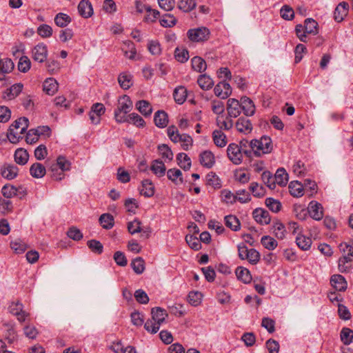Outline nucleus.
<instances>
[{
    "mask_svg": "<svg viewBox=\"0 0 353 353\" xmlns=\"http://www.w3.org/2000/svg\"><path fill=\"white\" fill-rule=\"evenodd\" d=\"M71 163L63 156L57 157V163L50 166L51 177L55 181H61L65 177L64 172L70 169Z\"/></svg>",
    "mask_w": 353,
    "mask_h": 353,
    "instance_id": "2",
    "label": "nucleus"
},
{
    "mask_svg": "<svg viewBox=\"0 0 353 353\" xmlns=\"http://www.w3.org/2000/svg\"><path fill=\"white\" fill-rule=\"evenodd\" d=\"M272 232L274 234L277 239H283L285 236V226L281 222H276L272 226Z\"/></svg>",
    "mask_w": 353,
    "mask_h": 353,
    "instance_id": "54",
    "label": "nucleus"
},
{
    "mask_svg": "<svg viewBox=\"0 0 353 353\" xmlns=\"http://www.w3.org/2000/svg\"><path fill=\"white\" fill-rule=\"evenodd\" d=\"M227 154L228 158L233 163L239 165L242 162V150L239 148V145L236 143H230L228 147Z\"/></svg>",
    "mask_w": 353,
    "mask_h": 353,
    "instance_id": "7",
    "label": "nucleus"
},
{
    "mask_svg": "<svg viewBox=\"0 0 353 353\" xmlns=\"http://www.w3.org/2000/svg\"><path fill=\"white\" fill-rule=\"evenodd\" d=\"M1 175L8 180H12L18 175L19 168L14 164L5 163L1 168Z\"/></svg>",
    "mask_w": 353,
    "mask_h": 353,
    "instance_id": "13",
    "label": "nucleus"
},
{
    "mask_svg": "<svg viewBox=\"0 0 353 353\" xmlns=\"http://www.w3.org/2000/svg\"><path fill=\"white\" fill-rule=\"evenodd\" d=\"M236 128L239 132L244 133L245 134L250 133L252 130V125L250 121L243 117L239 118L236 121Z\"/></svg>",
    "mask_w": 353,
    "mask_h": 353,
    "instance_id": "19",
    "label": "nucleus"
},
{
    "mask_svg": "<svg viewBox=\"0 0 353 353\" xmlns=\"http://www.w3.org/2000/svg\"><path fill=\"white\" fill-rule=\"evenodd\" d=\"M150 169L159 177L164 176L166 172L165 165L161 160L153 161Z\"/></svg>",
    "mask_w": 353,
    "mask_h": 353,
    "instance_id": "31",
    "label": "nucleus"
},
{
    "mask_svg": "<svg viewBox=\"0 0 353 353\" xmlns=\"http://www.w3.org/2000/svg\"><path fill=\"white\" fill-rule=\"evenodd\" d=\"M307 212L313 219L316 221L321 220L323 216L321 204L314 201L310 203Z\"/></svg>",
    "mask_w": 353,
    "mask_h": 353,
    "instance_id": "12",
    "label": "nucleus"
},
{
    "mask_svg": "<svg viewBox=\"0 0 353 353\" xmlns=\"http://www.w3.org/2000/svg\"><path fill=\"white\" fill-rule=\"evenodd\" d=\"M202 295L199 292H190L188 294V299L189 303L193 306H197L201 301Z\"/></svg>",
    "mask_w": 353,
    "mask_h": 353,
    "instance_id": "64",
    "label": "nucleus"
},
{
    "mask_svg": "<svg viewBox=\"0 0 353 353\" xmlns=\"http://www.w3.org/2000/svg\"><path fill=\"white\" fill-rule=\"evenodd\" d=\"M340 337L344 345H350L353 342V330L348 327H343L341 331Z\"/></svg>",
    "mask_w": 353,
    "mask_h": 353,
    "instance_id": "46",
    "label": "nucleus"
},
{
    "mask_svg": "<svg viewBox=\"0 0 353 353\" xmlns=\"http://www.w3.org/2000/svg\"><path fill=\"white\" fill-rule=\"evenodd\" d=\"M31 66L30 60L27 56H22L18 63V70L23 73L27 72Z\"/></svg>",
    "mask_w": 353,
    "mask_h": 353,
    "instance_id": "58",
    "label": "nucleus"
},
{
    "mask_svg": "<svg viewBox=\"0 0 353 353\" xmlns=\"http://www.w3.org/2000/svg\"><path fill=\"white\" fill-rule=\"evenodd\" d=\"M119 85L123 90H128L132 85V75L128 72H122L118 77Z\"/></svg>",
    "mask_w": 353,
    "mask_h": 353,
    "instance_id": "28",
    "label": "nucleus"
},
{
    "mask_svg": "<svg viewBox=\"0 0 353 353\" xmlns=\"http://www.w3.org/2000/svg\"><path fill=\"white\" fill-rule=\"evenodd\" d=\"M157 148L163 159H168L170 161L172 160L174 154L168 145L161 144L158 145Z\"/></svg>",
    "mask_w": 353,
    "mask_h": 353,
    "instance_id": "55",
    "label": "nucleus"
},
{
    "mask_svg": "<svg viewBox=\"0 0 353 353\" xmlns=\"http://www.w3.org/2000/svg\"><path fill=\"white\" fill-rule=\"evenodd\" d=\"M261 179L263 183L270 189L274 190L276 188L274 176H273L270 171H264L262 173Z\"/></svg>",
    "mask_w": 353,
    "mask_h": 353,
    "instance_id": "50",
    "label": "nucleus"
},
{
    "mask_svg": "<svg viewBox=\"0 0 353 353\" xmlns=\"http://www.w3.org/2000/svg\"><path fill=\"white\" fill-rule=\"evenodd\" d=\"M167 134L172 142H181V148L184 150H188L189 147L192 145V138L187 134H179L177 128L174 125H170L168 128Z\"/></svg>",
    "mask_w": 353,
    "mask_h": 353,
    "instance_id": "4",
    "label": "nucleus"
},
{
    "mask_svg": "<svg viewBox=\"0 0 353 353\" xmlns=\"http://www.w3.org/2000/svg\"><path fill=\"white\" fill-rule=\"evenodd\" d=\"M19 189L15 186L10 184H6L1 189V193L4 197L7 199L12 198L14 196H18Z\"/></svg>",
    "mask_w": 353,
    "mask_h": 353,
    "instance_id": "48",
    "label": "nucleus"
},
{
    "mask_svg": "<svg viewBox=\"0 0 353 353\" xmlns=\"http://www.w3.org/2000/svg\"><path fill=\"white\" fill-rule=\"evenodd\" d=\"M192 68L199 72H201L206 69V63L200 57H194L192 59Z\"/></svg>",
    "mask_w": 353,
    "mask_h": 353,
    "instance_id": "51",
    "label": "nucleus"
},
{
    "mask_svg": "<svg viewBox=\"0 0 353 353\" xmlns=\"http://www.w3.org/2000/svg\"><path fill=\"white\" fill-rule=\"evenodd\" d=\"M159 22L163 27L170 28L176 24V19L173 15L167 14L159 20Z\"/></svg>",
    "mask_w": 353,
    "mask_h": 353,
    "instance_id": "60",
    "label": "nucleus"
},
{
    "mask_svg": "<svg viewBox=\"0 0 353 353\" xmlns=\"http://www.w3.org/2000/svg\"><path fill=\"white\" fill-rule=\"evenodd\" d=\"M250 147L256 157L269 154L273 149L272 139L268 136H262L259 139H252L250 142Z\"/></svg>",
    "mask_w": 353,
    "mask_h": 353,
    "instance_id": "1",
    "label": "nucleus"
},
{
    "mask_svg": "<svg viewBox=\"0 0 353 353\" xmlns=\"http://www.w3.org/2000/svg\"><path fill=\"white\" fill-rule=\"evenodd\" d=\"M185 241L188 245L194 250L197 251L201 248V244L199 239L192 234L186 235Z\"/></svg>",
    "mask_w": 353,
    "mask_h": 353,
    "instance_id": "57",
    "label": "nucleus"
},
{
    "mask_svg": "<svg viewBox=\"0 0 353 353\" xmlns=\"http://www.w3.org/2000/svg\"><path fill=\"white\" fill-rule=\"evenodd\" d=\"M227 111L230 118L239 117L241 112L240 102L235 99H229L227 102Z\"/></svg>",
    "mask_w": 353,
    "mask_h": 353,
    "instance_id": "9",
    "label": "nucleus"
},
{
    "mask_svg": "<svg viewBox=\"0 0 353 353\" xmlns=\"http://www.w3.org/2000/svg\"><path fill=\"white\" fill-rule=\"evenodd\" d=\"M46 173V168L40 163H34L30 166V174L34 178L41 179Z\"/></svg>",
    "mask_w": 353,
    "mask_h": 353,
    "instance_id": "27",
    "label": "nucleus"
},
{
    "mask_svg": "<svg viewBox=\"0 0 353 353\" xmlns=\"http://www.w3.org/2000/svg\"><path fill=\"white\" fill-rule=\"evenodd\" d=\"M59 84L54 78L46 79L43 83V90L48 95L54 94L58 90Z\"/></svg>",
    "mask_w": 353,
    "mask_h": 353,
    "instance_id": "21",
    "label": "nucleus"
},
{
    "mask_svg": "<svg viewBox=\"0 0 353 353\" xmlns=\"http://www.w3.org/2000/svg\"><path fill=\"white\" fill-rule=\"evenodd\" d=\"M225 224L233 231H238L240 230L241 223L236 216L234 215H228L225 216Z\"/></svg>",
    "mask_w": 353,
    "mask_h": 353,
    "instance_id": "41",
    "label": "nucleus"
},
{
    "mask_svg": "<svg viewBox=\"0 0 353 353\" xmlns=\"http://www.w3.org/2000/svg\"><path fill=\"white\" fill-rule=\"evenodd\" d=\"M125 122L132 123L139 128H143L145 125V121L143 118L137 113H131L125 117Z\"/></svg>",
    "mask_w": 353,
    "mask_h": 353,
    "instance_id": "45",
    "label": "nucleus"
},
{
    "mask_svg": "<svg viewBox=\"0 0 353 353\" xmlns=\"http://www.w3.org/2000/svg\"><path fill=\"white\" fill-rule=\"evenodd\" d=\"M167 176L168 179L172 181L175 184H181L183 182L182 178V172L180 170L176 168L169 169L167 172Z\"/></svg>",
    "mask_w": 353,
    "mask_h": 353,
    "instance_id": "35",
    "label": "nucleus"
},
{
    "mask_svg": "<svg viewBox=\"0 0 353 353\" xmlns=\"http://www.w3.org/2000/svg\"><path fill=\"white\" fill-rule=\"evenodd\" d=\"M210 34V30L205 27L190 29L187 32L189 39L194 42H202L208 40Z\"/></svg>",
    "mask_w": 353,
    "mask_h": 353,
    "instance_id": "6",
    "label": "nucleus"
},
{
    "mask_svg": "<svg viewBox=\"0 0 353 353\" xmlns=\"http://www.w3.org/2000/svg\"><path fill=\"white\" fill-rule=\"evenodd\" d=\"M140 193L145 197H151L154 194V186L150 179H144L142 181V188Z\"/></svg>",
    "mask_w": 353,
    "mask_h": 353,
    "instance_id": "32",
    "label": "nucleus"
},
{
    "mask_svg": "<svg viewBox=\"0 0 353 353\" xmlns=\"http://www.w3.org/2000/svg\"><path fill=\"white\" fill-rule=\"evenodd\" d=\"M37 33L43 38H48L52 34V28L47 24H41L37 28Z\"/></svg>",
    "mask_w": 353,
    "mask_h": 353,
    "instance_id": "62",
    "label": "nucleus"
},
{
    "mask_svg": "<svg viewBox=\"0 0 353 353\" xmlns=\"http://www.w3.org/2000/svg\"><path fill=\"white\" fill-rule=\"evenodd\" d=\"M289 190L294 197H301L303 195V186L297 181H294L289 184Z\"/></svg>",
    "mask_w": 353,
    "mask_h": 353,
    "instance_id": "34",
    "label": "nucleus"
},
{
    "mask_svg": "<svg viewBox=\"0 0 353 353\" xmlns=\"http://www.w3.org/2000/svg\"><path fill=\"white\" fill-rule=\"evenodd\" d=\"M87 245L92 252L97 254H101L103 251L102 243L97 240L91 239L88 241Z\"/></svg>",
    "mask_w": 353,
    "mask_h": 353,
    "instance_id": "52",
    "label": "nucleus"
},
{
    "mask_svg": "<svg viewBox=\"0 0 353 353\" xmlns=\"http://www.w3.org/2000/svg\"><path fill=\"white\" fill-rule=\"evenodd\" d=\"M206 180L208 185L212 186L214 189H219L221 187V180L214 172L208 174L206 176Z\"/></svg>",
    "mask_w": 353,
    "mask_h": 353,
    "instance_id": "53",
    "label": "nucleus"
},
{
    "mask_svg": "<svg viewBox=\"0 0 353 353\" xmlns=\"http://www.w3.org/2000/svg\"><path fill=\"white\" fill-rule=\"evenodd\" d=\"M29 154L26 150L23 148H18L15 150L14 154V161L19 164L23 165L27 163Z\"/></svg>",
    "mask_w": 353,
    "mask_h": 353,
    "instance_id": "29",
    "label": "nucleus"
},
{
    "mask_svg": "<svg viewBox=\"0 0 353 353\" xmlns=\"http://www.w3.org/2000/svg\"><path fill=\"white\" fill-rule=\"evenodd\" d=\"M261 244L269 250H274L277 245V241L270 236H263L261 239Z\"/></svg>",
    "mask_w": 353,
    "mask_h": 353,
    "instance_id": "56",
    "label": "nucleus"
},
{
    "mask_svg": "<svg viewBox=\"0 0 353 353\" xmlns=\"http://www.w3.org/2000/svg\"><path fill=\"white\" fill-rule=\"evenodd\" d=\"M212 138L214 144L218 147L223 148L227 144L226 136L221 130H215L212 133Z\"/></svg>",
    "mask_w": 353,
    "mask_h": 353,
    "instance_id": "36",
    "label": "nucleus"
},
{
    "mask_svg": "<svg viewBox=\"0 0 353 353\" xmlns=\"http://www.w3.org/2000/svg\"><path fill=\"white\" fill-rule=\"evenodd\" d=\"M200 163L206 168H211L215 163L213 153L209 150L202 152L199 155Z\"/></svg>",
    "mask_w": 353,
    "mask_h": 353,
    "instance_id": "17",
    "label": "nucleus"
},
{
    "mask_svg": "<svg viewBox=\"0 0 353 353\" xmlns=\"http://www.w3.org/2000/svg\"><path fill=\"white\" fill-rule=\"evenodd\" d=\"M79 14L83 18H89L93 14V8L89 0H81L78 5Z\"/></svg>",
    "mask_w": 353,
    "mask_h": 353,
    "instance_id": "16",
    "label": "nucleus"
},
{
    "mask_svg": "<svg viewBox=\"0 0 353 353\" xmlns=\"http://www.w3.org/2000/svg\"><path fill=\"white\" fill-rule=\"evenodd\" d=\"M265 205L273 212H278L281 208V203L278 200L271 197L265 199Z\"/></svg>",
    "mask_w": 353,
    "mask_h": 353,
    "instance_id": "61",
    "label": "nucleus"
},
{
    "mask_svg": "<svg viewBox=\"0 0 353 353\" xmlns=\"http://www.w3.org/2000/svg\"><path fill=\"white\" fill-rule=\"evenodd\" d=\"M14 68L11 59H1L0 61V81L6 80V74L10 73Z\"/></svg>",
    "mask_w": 353,
    "mask_h": 353,
    "instance_id": "10",
    "label": "nucleus"
},
{
    "mask_svg": "<svg viewBox=\"0 0 353 353\" xmlns=\"http://www.w3.org/2000/svg\"><path fill=\"white\" fill-rule=\"evenodd\" d=\"M197 83L200 88L203 90H208L214 85V81L207 74L199 75L197 79Z\"/></svg>",
    "mask_w": 353,
    "mask_h": 353,
    "instance_id": "30",
    "label": "nucleus"
},
{
    "mask_svg": "<svg viewBox=\"0 0 353 353\" xmlns=\"http://www.w3.org/2000/svg\"><path fill=\"white\" fill-rule=\"evenodd\" d=\"M178 165L184 170H189L191 168V160L190 157L183 152L179 153L176 155Z\"/></svg>",
    "mask_w": 353,
    "mask_h": 353,
    "instance_id": "39",
    "label": "nucleus"
},
{
    "mask_svg": "<svg viewBox=\"0 0 353 353\" xmlns=\"http://www.w3.org/2000/svg\"><path fill=\"white\" fill-rule=\"evenodd\" d=\"M29 125V121L26 117H21L14 121L10 125L14 129H21L19 134H23Z\"/></svg>",
    "mask_w": 353,
    "mask_h": 353,
    "instance_id": "47",
    "label": "nucleus"
},
{
    "mask_svg": "<svg viewBox=\"0 0 353 353\" xmlns=\"http://www.w3.org/2000/svg\"><path fill=\"white\" fill-rule=\"evenodd\" d=\"M23 87L21 83L14 84L3 92V98L8 100L14 99L21 92Z\"/></svg>",
    "mask_w": 353,
    "mask_h": 353,
    "instance_id": "20",
    "label": "nucleus"
},
{
    "mask_svg": "<svg viewBox=\"0 0 353 353\" xmlns=\"http://www.w3.org/2000/svg\"><path fill=\"white\" fill-rule=\"evenodd\" d=\"M132 108V102L130 97L123 95L118 100V106L114 110V119L117 123H125L126 114L130 112Z\"/></svg>",
    "mask_w": 353,
    "mask_h": 353,
    "instance_id": "3",
    "label": "nucleus"
},
{
    "mask_svg": "<svg viewBox=\"0 0 353 353\" xmlns=\"http://www.w3.org/2000/svg\"><path fill=\"white\" fill-rule=\"evenodd\" d=\"M32 53L34 61L43 63L46 60L48 56L47 46L43 43H40L34 47Z\"/></svg>",
    "mask_w": 353,
    "mask_h": 353,
    "instance_id": "8",
    "label": "nucleus"
},
{
    "mask_svg": "<svg viewBox=\"0 0 353 353\" xmlns=\"http://www.w3.org/2000/svg\"><path fill=\"white\" fill-rule=\"evenodd\" d=\"M136 108L139 110V112L147 117L150 116L152 112V108L151 104L146 100H140L136 103Z\"/></svg>",
    "mask_w": 353,
    "mask_h": 353,
    "instance_id": "25",
    "label": "nucleus"
},
{
    "mask_svg": "<svg viewBox=\"0 0 353 353\" xmlns=\"http://www.w3.org/2000/svg\"><path fill=\"white\" fill-rule=\"evenodd\" d=\"M99 221L100 224L104 229L109 230L114 226V217L112 215L108 213L101 214L99 217Z\"/></svg>",
    "mask_w": 353,
    "mask_h": 353,
    "instance_id": "43",
    "label": "nucleus"
},
{
    "mask_svg": "<svg viewBox=\"0 0 353 353\" xmlns=\"http://www.w3.org/2000/svg\"><path fill=\"white\" fill-rule=\"evenodd\" d=\"M241 107L243 114L247 117L254 115L255 112V105L253 101L248 97H243L241 99Z\"/></svg>",
    "mask_w": 353,
    "mask_h": 353,
    "instance_id": "14",
    "label": "nucleus"
},
{
    "mask_svg": "<svg viewBox=\"0 0 353 353\" xmlns=\"http://www.w3.org/2000/svg\"><path fill=\"white\" fill-rule=\"evenodd\" d=\"M339 248L343 252L347 251V254L339 259V268L341 272H347L348 267L345 264L353 261V243L351 245L341 243Z\"/></svg>",
    "mask_w": 353,
    "mask_h": 353,
    "instance_id": "5",
    "label": "nucleus"
},
{
    "mask_svg": "<svg viewBox=\"0 0 353 353\" xmlns=\"http://www.w3.org/2000/svg\"><path fill=\"white\" fill-rule=\"evenodd\" d=\"M222 201L226 203L233 204L237 201L236 194H234L230 190H223L221 191Z\"/></svg>",
    "mask_w": 353,
    "mask_h": 353,
    "instance_id": "59",
    "label": "nucleus"
},
{
    "mask_svg": "<svg viewBox=\"0 0 353 353\" xmlns=\"http://www.w3.org/2000/svg\"><path fill=\"white\" fill-rule=\"evenodd\" d=\"M10 247L17 254L23 253L27 249V245L21 239H17L10 242Z\"/></svg>",
    "mask_w": 353,
    "mask_h": 353,
    "instance_id": "49",
    "label": "nucleus"
},
{
    "mask_svg": "<svg viewBox=\"0 0 353 353\" xmlns=\"http://www.w3.org/2000/svg\"><path fill=\"white\" fill-rule=\"evenodd\" d=\"M187 95L188 91L184 86H178L173 92V97L175 102L180 105L183 104L185 101Z\"/></svg>",
    "mask_w": 353,
    "mask_h": 353,
    "instance_id": "26",
    "label": "nucleus"
},
{
    "mask_svg": "<svg viewBox=\"0 0 353 353\" xmlns=\"http://www.w3.org/2000/svg\"><path fill=\"white\" fill-rule=\"evenodd\" d=\"M235 273L238 279L241 280L244 283H249L252 281V276L247 268L238 267L236 269Z\"/></svg>",
    "mask_w": 353,
    "mask_h": 353,
    "instance_id": "37",
    "label": "nucleus"
},
{
    "mask_svg": "<svg viewBox=\"0 0 353 353\" xmlns=\"http://www.w3.org/2000/svg\"><path fill=\"white\" fill-rule=\"evenodd\" d=\"M305 33L316 34L318 33V23L312 18H307L304 21Z\"/></svg>",
    "mask_w": 353,
    "mask_h": 353,
    "instance_id": "38",
    "label": "nucleus"
},
{
    "mask_svg": "<svg viewBox=\"0 0 353 353\" xmlns=\"http://www.w3.org/2000/svg\"><path fill=\"white\" fill-rule=\"evenodd\" d=\"M196 6L195 0H180L177 7L184 12H189L193 10Z\"/></svg>",
    "mask_w": 353,
    "mask_h": 353,
    "instance_id": "44",
    "label": "nucleus"
},
{
    "mask_svg": "<svg viewBox=\"0 0 353 353\" xmlns=\"http://www.w3.org/2000/svg\"><path fill=\"white\" fill-rule=\"evenodd\" d=\"M252 215L254 220L261 225H267L270 223V213L263 208L255 209L252 212Z\"/></svg>",
    "mask_w": 353,
    "mask_h": 353,
    "instance_id": "11",
    "label": "nucleus"
},
{
    "mask_svg": "<svg viewBox=\"0 0 353 353\" xmlns=\"http://www.w3.org/2000/svg\"><path fill=\"white\" fill-rule=\"evenodd\" d=\"M130 266L136 274H141L144 272L145 268V261L142 257H137L132 261Z\"/></svg>",
    "mask_w": 353,
    "mask_h": 353,
    "instance_id": "42",
    "label": "nucleus"
},
{
    "mask_svg": "<svg viewBox=\"0 0 353 353\" xmlns=\"http://www.w3.org/2000/svg\"><path fill=\"white\" fill-rule=\"evenodd\" d=\"M245 259L252 265L256 264L260 259V254L255 249H250L249 252L246 254Z\"/></svg>",
    "mask_w": 353,
    "mask_h": 353,
    "instance_id": "63",
    "label": "nucleus"
},
{
    "mask_svg": "<svg viewBox=\"0 0 353 353\" xmlns=\"http://www.w3.org/2000/svg\"><path fill=\"white\" fill-rule=\"evenodd\" d=\"M296 243L302 250H308L311 247L312 240L310 238L299 233L296 238Z\"/></svg>",
    "mask_w": 353,
    "mask_h": 353,
    "instance_id": "33",
    "label": "nucleus"
},
{
    "mask_svg": "<svg viewBox=\"0 0 353 353\" xmlns=\"http://www.w3.org/2000/svg\"><path fill=\"white\" fill-rule=\"evenodd\" d=\"M154 122L155 125L159 128H163L166 127L168 123V114L163 110H158L154 114Z\"/></svg>",
    "mask_w": 353,
    "mask_h": 353,
    "instance_id": "23",
    "label": "nucleus"
},
{
    "mask_svg": "<svg viewBox=\"0 0 353 353\" xmlns=\"http://www.w3.org/2000/svg\"><path fill=\"white\" fill-rule=\"evenodd\" d=\"M151 314L152 319L159 325L165 321V318L168 316L166 310L159 307L152 308Z\"/></svg>",
    "mask_w": 353,
    "mask_h": 353,
    "instance_id": "22",
    "label": "nucleus"
},
{
    "mask_svg": "<svg viewBox=\"0 0 353 353\" xmlns=\"http://www.w3.org/2000/svg\"><path fill=\"white\" fill-rule=\"evenodd\" d=\"M330 283L336 291L344 292L347 287L345 278L340 274H334L331 276Z\"/></svg>",
    "mask_w": 353,
    "mask_h": 353,
    "instance_id": "15",
    "label": "nucleus"
},
{
    "mask_svg": "<svg viewBox=\"0 0 353 353\" xmlns=\"http://www.w3.org/2000/svg\"><path fill=\"white\" fill-rule=\"evenodd\" d=\"M349 5L346 2H341L335 8L334 12V18L337 22H341L347 14Z\"/></svg>",
    "mask_w": 353,
    "mask_h": 353,
    "instance_id": "18",
    "label": "nucleus"
},
{
    "mask_svg": "<svg viewBox=\"0 0 353 353\" xmlns=\"http://www.w3.org/2000/svg\"><path fill=\"white\" fill-rule=\"evenodd\" d=\"M54 20L55 24L60 28L66 27L72 21L71 17L63 12L58 13Z\"/></svg>",
    "mask_w": 353,
    "mask_h": 353,
    "instance_id": "40",
    "label": "nucleus"
},
{
    "mask_svg": "<svg viewBox=\"0 0 353 353\" xmlns=\"http://www.w3.org/2000/svg\"><path fill=\"white\" fill-rule=\"evenodd\" d=\"M289 176L286 170L283 168H279L274 174L275 183L283 187L288 182Z\"/></svg>",
    "mask_w": 353,
    "mask_h": 353,
    "instance_id": "24",
    "label": "nucleus"
}]
</instances>
